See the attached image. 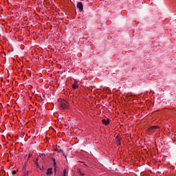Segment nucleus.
Returning a JSON list of instances; mask_svg holds the SVG:
<instances>
[{
    "label": "nucleus",
    "instance_id": "1",
    "mask_svg": "<svg viewBox=\"0 0 176 176\" xmlns=\"http://www.w3.org/2000/svg\"><path fill=\"white\" fill-rule=\"evenodd\" d=\"M59 108L60 110L68 109V108H69V104H68V102L63 100L59 102Z\"/></svg>",
    "mask_w": 176,
    "mask_h": 176
},
{
    "label": "nucleus",
    "instance_id": "2",
    "mask_svg": "<svg viewBox=\"0 0 176 176\" xmlns=\"http://www.w3.org/2000/svg\"><path fill=\"white\" fill-rule=\"evenodd\" d=\"M77 8L79 9L80 12H83V3H82V2L77 3Z\"/></svg>",
    "mask_w": 176,
    "mask_h": 176
},
{
    "label": "nucleus",
    "instance_id": "3",
    "mask_svg": "<svg viewBox=\"0 0 176 176\" xmlns=\"http://www.w3.org/2000/svg\"><path fill=\"white\" fill-rule=\"evenodd\" d=\"M122 138H120V137H119V135H117L116 137V145L117 146H119L120 145V141H121Z\"/></svg>",
    "mask_w": 176,
    "mask_h": 176
},
{
    "label": "nucleus",
    "instance_id": "4",
    "mask_svg": "<svg viewBox=\"0 0 176 176\" xmlns=\"http://www.w3.org/2000/svg\"><path fill=\"white\" fill-rule=\"evenodd\" d=\"M102 123L104 124V126H108V124H109V119H102Z\"/></svg>",
    "mask_w": 176,
    "mask_h": 176
},
{
    "label": "nucleus",
    "instance_id": "5",
    "mask_svg": "<svg viewBox=\"0 0 176 176\" xmlns=\"http://www.w3.org/2000/svg\"><path fill=\"white\" fill-rule=\"evenodd\" d=\"M46 174H47V175H52V174H53V168H49L47 169Z\"/></svg>",
    "mask_w": 176,
    "mask_h": 176
},
{
    "label": "nucleus",
    "instance_id": "6",
    "mask_svg": "<svg viewBox=\"0 0 176 176\" xmlns=\"http://www.w3.org/2000/svg\"><path fill=\"white\" fill-rule=\"evenodd\" d=\"M56 151L58 152V153H62L63 155V156H65V157H67V155H65V153H64V151L63 150L56 148Z\"/></svg>",
    "mask_w": 176,
    "mask_h": 176
},
{
    "label": "nucleus",
    "instance_id": "7",
    "mask_svg": "<svg viewBox=\"0 0 176 176\" xmlns=\"http://www.w3.org/2000/svg\"><path fill=\"white\" fill-rule=\"evenodd\" d=\"M73 89H78V82H75L72 85Z\"/></svg>",
    "mask_w": 176,
    "mask_h": 176
},
{
    "label": "nucleus",
    "instance_id": "8",
    "mask_svg": "<svg viewBox=\"0 0 176 176\" xmlns=\"http://www.w3.org/2000/svg\"><path fill=\"white\" fill-rule=\"evenodd\" d=\"M156 129H159V126H152L149 128V130H155Z\"/></svg>",
    "mask_w": 176,
    "mask_h": 176
},
{
    "label": "nucleus",
    "instance_id": "9",
    "mask_svg": "<svg viewBox=\"0 0 176 176\" xmlns=\"http://www.w3.org/2000/svg\"><path fill=\"white\" fill-rule=\"evenodd\" d=\"M53 162H54V167H55L54 170H55V171H56V165L57 164L56 163V159H54V160H53Z\"/></svg>",
    "mask_w": 176,
    "mask_h": 176
},
{
    "label": "nucleus",
    "instance_id": "10",
    "mask_svg": "<svg viewBox=\"0 0 176 176\" xmlns=\"http://www.w3.org/2000/svg\"><path fill=\"white\" fill-rule=\"evenodd\" d=\"M63 176H67V170H63Z\"/></svg>",
    "mask_w": 176,
    "mask_h": 176
},
{
    "label": "nucleus",
    "instance_id": "11",
    "mask_svg": "<svg viewBox=\"0 0 176 176\" xmlns=\"http://www.w3.org/2000/svg\"><path fill=\"white\" fill-rule=\"evenodd\" d=\"M12 174H13V175L16 174V170H13V171H12Z\"/></svg>",
    "mask_w": 176,
    "mask_h": 176
},
{
    "label": "nucleus",
    "instance_id": "12",
    "mask_svg": "<svg viewBox=\"0 0 176 176\" xmlns=\"http://www.w3.org/2000/svg\"><path fill=\"white\" fill-rule=\"evenodd\" d=\"M43 156H45V155L42 154V155H41V157H43Z\"/></svg>",
    "mask_w": 176,
    "mask_h": 176
},
{
    "label": "nucleus",
    "instance_id": "13",
    "mask_svg": "<svg viewBox=\"0 0 176 176\" xmlns=\"http://www.w3.org/2000/svg\"><path fill=\"white\" fill-rule=\"evenodd\" d=\"M81 175H85L81 173Z\"/></svg>",
    "mask_w": 176,
    "mask_h": 176
}]
</instances>
